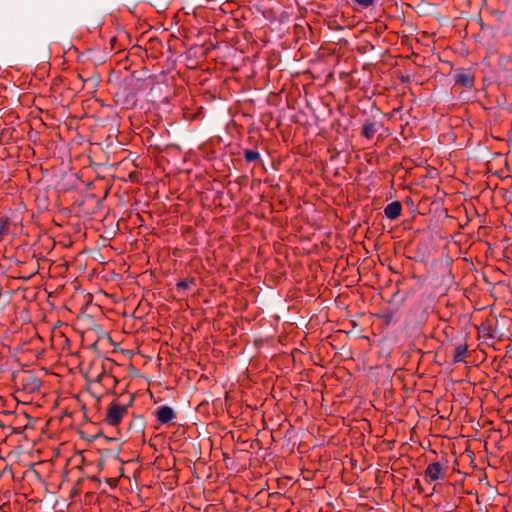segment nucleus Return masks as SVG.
<instances>
[{
    "mask_svg": "<svg viewBox=\"0 0 512 512\" xmlns=\"http://www.w3.org/2000/svg\"><path fill=\"white\" fill-rule=\"evenodd\" d=\"M9 219L7 217H0V242L9 231Z\"/></svg>",
    "mask_w": 512,
    "mask_h": 512,
    "instance_id": "11",
    "label": "nucleus"
},
{
    "mask_svg": "<svg viewBox=\"0 0 512 512\" xmlns=\"http://www.w3.org/2000/svg\"><path fill=\"white\" fill-rule=\"evenodd\" d=\"M475 82L474 73L470 69H458L455 74V83L466 88H473Z\"/></svg>",
    "mask_w": 512,
    "mask_h": 512,
    "instance_id": "4",
    "label": "nucleus"
},
{
    "mask_svg": "<svg viewBox=\"0 0 512 512\" xmlns=\"http://www.w3.org/2000/svg\"><path fill=\"white\" fill-rule=\"evenodd\" d=\"M468 351V345L466 343L458 344L455 347L453 361L455 363L463 362Z\"/></svg>",
    "mask_w": 512,
    "mask_h": 512,
    "instance_id": "8",
    "label": "nucleus"
},
{
    "mask_svg": "<svg viewBox=\"0 0 512 512\" xmlns=\"http://www.w3.org/2000/svg\"><path fill=\"white\" fill-rule=\"evenodd\" d=\"M133 403L134 397L132 395L113 399L106 408L104 422L108 426L117 427L128 416Z\"/></svg>",
    "mask_w": 512,
    "mask_h": 512,
    "instance_id": "1",
    "label": "nucleus"
},
{
    "mask_svg": "<svg viewBox=\"0 0 512 512\" xmlns=\"http://www.w3.org/2000/svg\"><path fill=\"white\" fill-rule=\"evenodd\" d=\"M177 287L186 289V288H188V283H187V281H180L177 283Z\"/></svg>",
    "mask_w": 512,
    "mask_h": 512,
    "instance_id": "14",
    "label": "nucleus"
},
{
    "mask_svg": "<svg viewBox=\"0 0 512 512\" xmlns=\"http://www.w3.org/2000/svg\"><path fill=\"white\" fill-rule=\"evenodd\" d=\"M384 317L386 318V322L389 323L393 318V314H388V315H385Z\"/></svg>",
    "mask_w": 512,
    "mask_h": 512,
    "instance_id": "15",
    "label": "nucleus"
},
{
    "mask_svg": "<svg viewBox=\"0 0 512 512\" xmlns=\"http://www.w3.org/2000/svg\"><path fill=\"white\" fill-rule=\"evenodd\" d=\"M87 379L91 385L97 383L109 384L111 381H113L112 376L109 373H107L103 368H101L100 372L97 373L95 376L88 374Z\"/></svg>",
    "mask_w": 512,
    "mask_h": 512,
    "instance_id": "7",
    "label": "nucleus"
},
{
    "mask_svg": "<svg viewBox=\"0 0 512 512\" xmlns=\"http://www.w3.org/2000/svg\"><path fill=\"white\" fill-rule=\"evenodd\" d=\"M447 469V460H444L443 462L436 461L430 463L424 471L426 482L432 483L443 480L446 476Z\"/></svg>",
    "mask_w": 512,
    "mask_h": 512,
    "instance_id": "2",
    "label": "nucleus"
},
{
    "mask_svg": "<svg viewBox=\"0 0 512 512\" xmlns=\"http://www.w3.org/2000/svg\"><path fill=\"white\" fill-rule=\"evenodd\" d=\"M401 212L402 205L399 201L389 203L384 209L385 216L391 220L397 219L401 215Z\"/></svg>",
    "mask_w": 512,
    "mask_h": 512,
    "instance_id": "6",
    "label": "nucleus"
},
{
    "mask_svg": "<svg viewBox=\"0 0 512 512\" xmlns=\"http://www.w3.org/2000/svg\"><path fill=\"white\" fill-rule=\"evenodd\" d=\"M155 415H156L157 421L161 424H168V423L172 422L176 416L174 410L171 407L166 406V405L160 406L156 410Z\"/></svg>",
    "mask_w": 512,
    "mask_h": 512,
    "instance_id": "5",
    "label": "nucleus"
},
{
    "mask_svg": "<svg viewBox=\"0 0 512 512\" xmlns=\"http://www.w3.org/2000/svg\"><path fill=\"white\" fill-rule=\"evenodd\" d=\"M130 429H135L138 432H143L144 430V418L141 415H133L130 423H129Z\"/></svg>",
    "mask_w": 512,
    "mask_h": 512,
    "instance_id": "10",
    "label": "nucleus"
},
{
    "mask_svg": "<svg viewBox=\"0 0 512 512\" xmlns=\"http://www.w3.org/2000/svg\"><path fill=\"white\" fill-rule=\"evenodd\" d=\"M376 132H377V129H376V123L375 122L367 121L363 125L362 134L367 139H369V140L373 139L375 134H376Z\"/></svg>",
    "mask_w": 512,
    "mask_h": 512,
    "instance_id": "9",
    "label": "nucleus"
},
{
    "mask_svg": "<svg viewBox=\"0 0 512 512\" xmlns=\"http://www.w3.org/2000/svg\"><path fill=\"white\" fill-rule=\"evenodd\" d=\"M21 386L23 391L28 394L39 393L42 387V381L32 374H25L21 378Z\"/></svg>",
    "mask_w": 512,
    "mask_h": 512,
    "instance_id": "3",
    "label": "nucleus"
},
{
    "mask_svg": "<svg viewBox=\"0 0 512 512\" xmlns=\"http://www.w3.org/2000/svg\"><path fill=\"white\" fill-rule=\"evenodd\" d=\"M362 8H367L374 4V0H355Z\"/></svg>",
    "mask_w": 512,
    "mask_h": 512,
    "instance_id": "13",
    "label": "nucleus"
},
{
    "mask_svg": "<svg viewBox=\"0 0 512 512\" xmlns=\"http://www.w3.org/2000/svg\"><path fill=\"white\" fill-rule=\"evenodd\" d=\"M244 158L247 162H254L259 160L260 154L255 150L247 149L244 151Z\"/></svg>",
    "mask_w": 512,
    "mask_h": 512,
    "instance_id": "12",
    "label": "nucleus"
}]
</instances>
